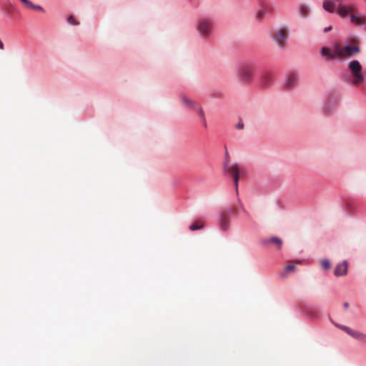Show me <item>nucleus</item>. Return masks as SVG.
<instances>
[{
    "label": "nucleus",
    "instance_id": "9d476101",
    "mask_svg": "<svg viewBox=\"0 0 366 366\" xmlns=\"http://www.w3.org/2000/svg\"><path fill=\"white\" fill-rule=\"evenodd\" d=\"M321 54L328 61L333 60L338 57L337 54L335 51V46L332 49L327 47H322Z\"/></svg>",
    "mask_w": 366,
    "mask_h": 366
},
{
    "label": "nucleus",
    "instance_id": "6ab92c4d",
    "mask_svg": "<svg viewBox=\"0 0 366 366\" xmlns=\"http://www.w3.org/2000/svg\"><path fill=\"white\" fill-rule=\"evenodd\" d=\"M310 9L306 5H301L299 7V14L302 17H307L309 15Z\"/></svg>",
    "mask_w": 366,
    "mask_h": 366
},
{
    "label": "nucleus",
    "instance_id": "4468645a",
    "mask_svg": "<svg viewBox=\"0 0 366 366\" xmlns=\"http://www.w3.org/2000/svg\"><path fill=\"white\" fill-rule=\"evenodd\" d=\"M181 100L184 106L193 110L196 109L197 107L199 105V104H197L196 102H194L187 96H182L181 97Z\"/></svg>",
    "mask_w": 366,
    "mask_h": 366
},
{
    "label": "nucleus",
    "instance_id": "412c9836",
    "mask_svg": "<svg viewBox=\"0 0 366 366\" xmlns=\"http://www.w3.org/2000/svg\"><path fill=\"white\" fill-rule=\"evenodd\" d=\"M268 242L277 244L278 245L279 249L281 248V246L282 244V240L280 238L276 237H272L270 239L268 240Z\"/></svg>",
    "mask_w": 366,
    "mask_h": 366
},
{
    "label": "nucleus",
    "instance_id": "f8f14e48",
    "mask_svg": "<svg viewBox=\"0 0 366 366\" xmlns=\"http://www.w3.org/2000/svg\"><path fill=\"white\" fill-rule=\"evenodd\" d=\"M337 102L335 99H330L323 107V112L327 114H331L335 109Z\"/></svg>",
    "mask_w": 366,
    "mask_h": 366
},
{
    "label": "nucleus",
    "instance_id": "f257e3e1",
    "mask_svg": "<svg viewBox=\"0 0 366 366\" xmlns=\"http://www.w3.org/2000/svg\"><path fill=\"white\" fill-rule=\"evenodd\" d=\"M255 68L252 64L244 63L237 67L238 79L244 84H249L254 78Z\"/></svg>",
    "mask_w": 366,
    "mask_h": 366
},
{
    "label": "nucleus",
    "instance_id": "bb28decb",
    "mask_svg": "<svg viewBox=\"0 0 366 366\" xmlns=\"http://www.w3.org/2000/svg\"><path fill=\"white\" fill-rule=\"evenodd\" d=\"M236 129H243L244 127V124L242 120H240L238 124L236 125Z\"/></svg>",
    "mask_w": 366,
    "mask_h": 366
},
{
    "label": "nucleus",
    "instance_id": "2f4dec72",
    "mask_svg": "<svg viewBox=\"0 0 366 366\" xmlns=\"http://www.w3.org/2000/svg\"><path fill=\"white\" fill-rule=\"evenodd\" d=\"M344 306H345V307H347V306H348V303H347V302H345V303L344 304Z\"/></svg>",
    "mask_w": 366,
    "mask_h": 366
},
{
    "label": "nucleus",
    "instance_id": "9b49d317",
    "mask_svg": "<svg viewBox=\"0 0 366 366\" xmlns=\"http://www.w3.org/2000/svg\"><path fill=\"white\" fill-rule=\"evenodd\" d=\"M274 79V74L271 71H264L261 76V83L264 86L271 85Z\"/></svg>",
    "mask_w": 366,
    "mask_h": 366
},
{
    "label": "nucleus",
    "instance_id": "f03ea898",
    "mask_svg": "<svg viewBox=\"0 0 366 366\" xmlns=\"http://www.w3.org/2000/svg\"><path fill=\"white\" fill-rule=\"evenodd\" d=\"M348 67L354 76L352 84L355 85H360L362 84L364 81L365 78L361 73L362 66L360 62L357 60H352L349 63Z\"/></svg>",
    "mask_w": 366,
    "mask_h": 366
},
{
    "label": "nucleus",
    "instance_id": "423d86ee",
    "mask_svg": "<svg viewBox=\"0 0 366 366\" xmlns=\"http://www.w3.org/2000/svg\"><path fill=\"white\" fill-rule=\"evenodd\" d=\"M334 325L339 329L345 331L347 334H348L350 336H351L354 339L359 340L362 343L366 344V335L365 334H364L361 332L357 331V330H354L351 329L350 327L342 325H340V324H337V323H334Z\"/></svg>",
    "mask_w": 366,
    "mask_h": 366
},
{
    "label": "nucleus",
    "instance_id": "7ed1b4c3",
    "mask_svg": "<svg viewBox=\"0 0 366 366\" xmlns=\"http://www.w3.org/2000/svg\"><path fill=\"white\" fill-rule=\"evenodd\" d=\"M226 157H227V160L224 163V171L225 174H229L233 177L234 184L235 187V189L237 192L238 191V182H239V172L238 164L237 163L234 164H229V154L227 152H226Z\"/></svg>",
    "mask_w": 366,
    "mask_h": 366
},
{
    "label": "nucleus",
    "instance_id": "6e6552de",
    "mask_svg": "<svg viewBox=\"0 0 366 366\" xmlns=\"http://www.w3.org/2000/svg\"><path fill=\"white\" fill-rule=\"evenodd\" d=\"M298 82V76L295 73L288 74L285 81V87L287 89H293Z\"/></svg>",
    "mask_w": 366,
    "mask_h": 366
},
{
    "label": "nucleus",
    "instance_id": "2eb2a0df",
    "mask_svg": "<svg viewBox=\"0 0 366 366\" xmlns=\"http://www.w3.org/2000/svg\"><path fill=\"white\" fill-rule=\"evenodd\" d=\"M350 21L352 23L356 25H365L366 24V16H357L355 14H351Z\"/></svg>",
    "mask_w": 366,
    "mask_h": 366
},
{
    "label": "nucleus",
    "instance_id": "dca6fc26",
    "mask_svg": "<svg viewBox=\"0 0 366 366\" xmlns=\"http://www.w3.org/2000/svg\"><path fill=\"white\" fill-rule=\"evenodd\" d=\"M322 7L329 13H334L337 9L335 3L332 0H325L322 3Z\"/></svg>",
    "mask_w": 366,
    "mask_h": 366
},
{
    "label": "nucleus",
    "instance_id": "473e14b6",
    "mask_svg": "<svg viewBox=\"0 0 366 366\" xmlns=\"http://www.w3.org/2000/svg\"><path fill=\"white\" fill-rule=\"evenodd\" d=\"M232 212H234V210L231 209L230 213H232Z\"/></svg>",
    "mask_w": 366,
    "mask_h": 366
},
{
    "label": "nucleus",
    "instance_id": "20e7f679",
    "mask_svg": "<svg viewBox=\"0 0 366 366\" xmlns=\"http://www.w3.org/2000/svg\"><path fill=\"white\" fill-rule=\"evenodd\" d=\"M335 51L337 54L339 58L350 57L360 51V48L357 46H341L340 44L335 45Z\"/></svg>",
    "mask_w": 366,
    "mask_h": 366
},
{
    "label": "nucleus",
    "instance_id": "c85d7f7f",
    "mask_svg": "<svg viewBox=\"0 0 366 366\" xmlns=\"http://www.w3.org/2000/svg\"><path fill=\"white\" fill-rule=\"evenodd\" d=\"M331 29H332V26H329L324 29V32H327V31H330Z\"/></svg>",
    "mask_w": 366,
    "mask_h": 366
},
{
    "label": "nucleus",
    "instance_id": "c756f323",
    "mask_svg": "<svg viewBox=\"0 0 366 366\" xmlns=\"http://www.w3.org/2000/svg\"><path fill=\"white\" fill-rule=\"evenodd\" d=\"M263 14H264V11H259L258 14H257V17L258 18H262L263 16Z\"/></svg>",
    "mask_w": 366,
    "mask_h": 366
},
{
    "label": "nucleus",
    "instance_id": "5701e85b",
    "mask_svg": "<svg viewBox=\"0 0 366 366\" xmlns=\"http://www.w3.org/2000/svg\"><path fill=\"white\" fill-rule=\"evenodd\" d=\"M347 6L350 14L355 12L357 9V6L355 4H350L349 5H347Z\"/></svg>",
    "mask_w": 366,
    "mask_h": 366
},
{
    "label": "nucleus",
    "instance_id": "393cba45",
    "mask_svg": "<svg viewBox=\"0 0 366 366\" xmlns=\"http://www.w3.org/2000/svg\"><path fill=\"white\" fill-rule=\"evenodd\" d=\"M68 22L72 25H78L79 23L77 21H75V19H74V17L72 16H70L69 18H68Z\"/></svg>",
    "mask_w": 366,
    "mask_h": 366
},
{
    "label": "nucleus",
    "instance_id": "39448f33",
    "mask_svg": "<svg viewBox=\"0 0 366 366\" xmlns=\"http://www.w3.org/2000/svg\"><path fill=\"white\" fill-rule=\"evenodd\" d=\"M212 28L213 22L210 19H201L197 24V31L204 38H207L210 36L212 31Z\"/></svg>",
    "mask_w": 366,
    "mask_h": 366
},
{
    "label": "nucleus",
    "instance_id": "4be33fe9",
    "mask_svg": "<svg viewBox=\"0 0 366 366\" xmlns=\"http://www.w3.org/2000/svg\"><path fill=\"white\" fill-rule=\"evenodd\" d=\"M321 265L325 269H328L330 267V262L327 259H323L321 262Z\"/></svg>",
    "mask_w": 366,
    "mask_h": 366
},
{
    "label": "nucleus",
    "instance_id": "a878e982",
    "mask_svg": "<svg viewBox=\"0 0 366 366\" xmlns=\"http://www.w3.org/2000/svg\"><path fill=\"white\" fill-rule=\"evenodd\" d=\"M295 269V266L294 264H288L285 267V272H292Z\"/></svg>",
    "mask_w": 366,
    "mask_h": 366
},
{
    "label": "nucleus",
    "instance_id": "0eeeda50",
    "mask_svg": "<svg viewBox=\"0 0 366 366\" xmlns=\"http://www.w3.org/2000/svg\"><path fill=\"white\" fill-rule=\"evenodd\" d=\"M289 31L286 28H280L274 31L273 39L279 46L283 47L288 39Z\"/></svg>",
    "mask_w": 366,
    "mask_h": 366
},
{
    "label": "nucleus",
    "instance_id": "aec40b11",
    "mask_svg": "<svg viewBox=\"0 0 366 366\" xmlns=\"http://www.w3.org/2000/svg\"><path fill=\"white\" fill-rule=\"evenodd\" d=\"M203 227H204V225L202 222H196L189 226V229H191L192 231H194L197 229H202V228H203Z\"/></svg>",
    "mask_w": 366,
    "mask_h": 366
},
{
    "label": "nucleus",
    "instance_id": "1a4fd4ad",
    "mask_svg": "<svg viewBox=\"0 0 366 366\" xmlns=\"http://www.w3.org/2000/svg\"><path fill=\"white\" fill-rule=\"evenodd\" d=\"M230 217L229 212H223L220 215L219 227L222 231H227L229 228Z\"/></svg>",
    "mask_w": 366,
    "mask_h": 366
},
{
    "label": "nucleus",
    "instance_id": "cd10ccee",
    "mask_svg": "<svg viewBox=\"0 0 366 366\" xmlns=\"http://www.w3.org/2000/svg\"><path fill=\"white\" fill-rule=\"evenodd\" d=\"M31 9L38 10V11H42V12L44 11V9L41 6H39V5L33 4V6L31 7Z\"/></svg>",
    "mask_w": 366,
    "mask_h": 366
},
{
    "label": "nucleus",
    "instance_id": "ddd939ff",
    "mask_svg": "<svg viewBox=\"0 0 366 366\" xmlns=\"http://www.w3.org/2000/svg\"><path fill=\"white\" fill-rule=\"evenodd\" d=\"M347 262L344 261L342 263L338 264L335 269V276H342L347 274Z\"/></svg>",
    "mask_w": 366,
    "mask_h": 366
},
{
    "label": "nucleus",
    "instance_id": "7c9ffc66",
    "mask_svg": "<svg viewBox=\"0 0 366 366\" xmlns=\"http://www.w3.org/2000/svg\"><path fill=\"white\" fill-rule=\"evenodd\" d=\"M4 49V44L3 42L0 40V49Z\"/></svg>",
    "mask_w": 366,
    "mask_h": 366
},
{
    "label": "nucleus",
    "instance_id": "b1692460",
    "mask_svg": "<svg viewBox=\"0 0 366 366\" xmlns=\"http://www.w3.org/2000/svg\"><path fill=\"white\" fill-rule=\"evenodd\" d=\"M24 4V6L28 8V9H31V7L33 6V4L29 0H20Z\"/></svg>",
    "mask_w": 366,
    "mask_h": 366
},
{
    "label": "nucleus",
    "instance_id": "f3484780",
    "mask_svg": "<svg viewBox=\"0 0 366 366\" xmlns=\"http://www.w3.org/2000/svg\"><path fill=\"white\" fill-rule=\"evenodd\" d=\"M339 5L337 9V13L341 17H345L350 14L347 5L342 4V2H338Z\"/></svg>",
    "mask_w": 366,
    "mask_h": 366
},
{
    "label": "nucleus",
    "instance_id": "a211bd4d",
    "mask_svg": "<svg viewBox=\"0 0 366 366\" xmlns=\"http://www.w3.org/2000/svg\"><path fill=\"white\" fill-rule=\"evenodd\" d=\"M194 111H196L197 112L199 117L202 120L203 124H204V127H207V122H206V119H205V115H204V112L203 111L202 107L199 104L197 107L196 109H194Z\"/></svg>",
    "mask_w": 366,
    "mask_h": 366
}]
</instances>
